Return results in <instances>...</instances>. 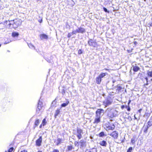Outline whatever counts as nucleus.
Here are the masks:
<instances>
[{"label":"nucleus","mask_w":152,"mask_h":152,"mask_svg":"<svg viewBox=\"0 0 152 152\" xmlns=\"http://www.w3.org/2000/svg\"><path fill=\"white\" fill-rule=\"evenodd\" d=\"M106 112L107 113L108 116L111 118H113L117 115V111L112 107L107 108L106 110Z\"/></svg>","instance_id":"nucleus-1"},{"label":"nucleus","mask_w":152,"mask_h":152,"mask_svg":"<svg viewBox=\"0 0 152 152\" xmlns=\"http://www.w3.org/2000/svg\"><path fill=\"white\" fill-rule=\"evenodd\" d=\"M43 105L42 102L39 100L38 104V106L37 109L36 113L39 114L43 107Z\"/></svg>","instance_id":"nucleus-2"},{"label":"nucleus","mask_w":152,"mask_h":152,"mask_svg":"<svg viewBox=\"0 0 152 152\" xmlns=\"http://www.w3.org/2000/svg\"><path fill=\"white\" fill-rule=\"evenodd\" d=\"M96 116L100 117L102 116L104 113V110L102 109H99L96 111Z\"/></svg>","instance_id":"nucleus-3"},{"label":"nucleus","mask_w":152,"mask_h":152,"mask_svg":"<svg viewBox=\"0 0 152 152\" xmlns=\"http://www.w3.org/2000/svg\"><path fill=\"white\" fill-rule=\"evenodd\" d=\"M112 102L110 100L107 99L105 100L103 102V104L105 106V107L107 106L110 105L112 103Z\"/></svg>","instance_id":"nucleus-4"},{"label":"nucleus","mask_w":152,"mask_h":152,"mask_svg":"<svg viewBox=\"0 0 152 152\" xmlns=\"http://www.w3.org/2000/svg\"><path fill=\"white\" fill-rule=\"evenodd\" d=\"M88 44L90 46H92L94 47H96L97 45L96 42H94L93 40L91 39L90 40L88 41Z\"/></svg>","instance_id":"nucleus-5"},{"label":"nucleus","mask_w":152,"mask_h":152,"mask_svg":"<svg viewBox=\"0 0 152 152\" xmlns=\"http://www.w3.org/2000/svg\"><path fill=\"white\" fill-rule=\"evenodd\" d=\"M83 134L82 130L80 129H77V137L79 139H80L82 137V134Z\"/></svg>","instance_id":"nucleus-6"},{"label":"nucleus","mask_w":152,"mask_h":152,"mask_svg":"<svg viewBox=\"0 0 152 152\" xmlns=\"http://www.w3.org/2000/svg\"><path fill=\"white\" fill-rule=\"evenodd\" d=\"M109 134L114 137L115 139L117 138L118 135V133L116 131H114L111 133Z\"/></svg>","instance_id":"nucleus-7"},{"label":"nucleus","mask_w":152,"mask_h":152,"mask_svg":"<svg viewBox=\"0 0 152 152\" xmlns=\"http://www.w3.org/2000/svg\"><path fill=\"white\" fill-rule=\"evenodd\" d=\"M42 137L40 136L39 139L37 140L36 141V145L38 146L41 145V143L42 142Z\"/></svg>","instance_id":"nucleus-8"},{"label":"nucleus","mask_w":152,"mask_h":152,"mask_svg":"<svg viewBox=\"0 0 152 152\" xmlns=\"http://www.w3.org/2000/svg\"><path fill=\"white\" fill-rule=\"evenodd\" d=\"M78 31V33H83L84 32H85V29L81 27H80L77 29Z\"/></svg>","instance_id":"nucleus-9"},{"label":"nucleus","mask_w":152,"mask_h":152,"mask_svg":"<svg viewBox=\"0 0 152 152\" xmlns=\"http://www.w3.org/2000/svg\"><path fill=\"white\" fill-rule=\"evenodd\" d=\"M40 39H47L48 38V36L44 34H41L40 35Z\"/></svg>","instance_id":"nucleus-10"},{"label":"nucleus","mask_w":152,"mask_h":152,"mask_svg":"<svg viewBox=\"0 0 152 152\" xmlns=\"http://www.w3.org/2000/svg\"><path fill=\"white\" fill-rule=\"evenodd\" d=\"M99 144L101 145L104 147H106L107 144L106 142L104 140L100 141Z\"/></svg>","instance_id":"nucleus-11"},{"label":"nucleus","mask_w":152,"mask_h":152,"mask_svg":"<svg viewBox=\"0 0 152 152\" xmlns=\"http://www.w3.org/2000/svg\"><path fill=\"white\" fill-rule=\"evenodd\" d=\"M96 118L95 119L94 123H98L100 121V117L96 116Z\"/></svg>","instance_id":"nucleus-12"},{"label":"nucleus","mask_w":152,"mask_h":152,"mask_svg":"<svg viewBox=\"0 0 152 152\" xmlns=\"http://www.w3.org/2000/svg\"><path fill=\"white\" fill-rule=\"evenodd\" d=\"M115 126L113 125L112 126H107L106 127V130H113L114 129Z\"/></svg>","instance_id":"nucleus-13"},{"label":"nucleus","mask_w":152,"mask_h":152,"mask_svg":"<svg viewBox=\"0 0 152 152\" xmlns=\"http://www.w3.org/2000/svg\"><path fill=\"white\" fill-rule=\"evenodd\" d=\"M149 127L148 126H145L144 125L142 129L143 130V132L144 133H146L147 132V130Z\"/></svg>","instance_id":"nucleus-14"},{"label":"nucleus","mask_w":152,"mask_h":152,"mask_svg":"<svg viewBox=\"0 0 152 152\" xmlns=\"http://www.w3.org/2000/svg\"><path fill=\"white\" fill-rule=\"evenodd\" d=\"M101 78L99 77L98 76L96 78V83L98 84H100L101 81Z\"/></svg>","instance_id":"nucleus-15"},{"label":"nucleus","mask_w":152,"mask_h":152,"mask_svg":"<svg viewBox=\"0 0 152 152\" xmlns=\"http://www.w3.org/2000/svg\"><path fill=\"white\" fill-rule=\"evenodd\" d=\"M116 92L115 93H118L121 89V87L119 85H118L116 88Z\"/></svg>","instance_id":"nucleus-16"},{"label":"nucleus","mask_w":152,"mask_h":152,"mask_svg":"<svg viewBox=\"0 0 152 152\" xmlns=\"http://www.w3.org/2000/svg\"><path fill=\"white\" fill-rule=\"evenodd\" d=\"M69 103V102L68 101H66L65 103H63L61 104V107H65L67 106Z\"/></svg>","instance_id":"nucleus-17"},{"label":"nucleus","mask_w":152,"mask_h":152,"mask_svg":"<svg viewBox=\"0 0 152 152\" xmlns=\"http://www.w3.org/2000/svg\"><path fill=\"white\" fill-rule=\"evenodd\" d=\"M79 143H80V146L82 147L84 146L85 145V142L83 140H81Z\"/></svg>","instance_id":"nucleus-18"},{"label":"nucleus","mask_w":152,"mask_h":152,"mask_svg":"<svg viewBox=\"0 0 152 152\" xmlns=\"http://www.w3.org/2000/svg\"><path fill=\"white\" fill-rule=\"evenodd\" d=\"M107 75V73H102L100 74L99 76L101 78Z\"/></svg>","instance_id":"nucleus-19"},{"label":"nucleus","mask_w":152,"mask_h":152,"mask_svg":"<svg viewBox=\"0 0 152 152\" xmlns=\"http://www.w3.org/2000/svg\"><path fill=\"white\" fill-rule=\"evenodd\" d=\"M62 141V139H61L58 138L57 139V142H56V145H58L60 144L61 142Z\"/></svg>","instance_id":"nucleus-20"},{"label":"nucleus","mask_w":152,"mask_h":152,"mask_svg":"<svg viewBox=\"0 0 152 152\" xmlns=\"http://www.w3.org/2000/svg\"><path fill=\"white\" fill-rule=\"evenodd\" d=\"M139 69V68L137 66H134L133 67V70L134 72H137Z\"/></svg>","instance_id":"nucleus-21"},{"label":"nucleus","mask_w":152,"mask_h":152,"mask_svg":"<svg viewBox=\"0 0 152 152\" xmlns=\"http://www.w3.org/2000/svg\"><path fill=\"white\" fill-rule=\"evenodd\" d=\"M39 119L37 120L34 123V125L35 126L34 127V128H35L36 126H37L38 125H39Z\"/></svg>","instance_id":"nucleus-22"},{"label":"nucleus","mask_w":152,"mask_h":152,"mask_svg":"<svg viewBox=\"0 0 152 152\" xmlns=\"http://www.w3.org/2000/svg\"><path fill=\"white\" fill-rule=\"evenodd\" d=\"M60 112V110L59 109H57L56 111V112L55 113V117H56V116H57L58 114Z\"/></svg>","instance_id":"nucleus-23"},{"label":"nucleus","mask_w":152,"mask_h":152,"mask_svg":"<svg viewBox=\"0 0 152 152\" xmlns=\"http://www.w3.org/2000/svg\"><path fill=\"white\" fill-rule=\"evenodd\" d=\"M135 140L136 138L135 137H132L131 140V142L132 144H134L135 142L136 141Z\"/></svg>","instance_id":"nucleus-24"},{"label":"nucleus","mask_w":152,"mask_h":152,"mask_svg":"<svg viewBox=\"0 0 152 152\" xmlns=\"http://www.w3.org/2000/svg\"><path fill=\"white\" fill-rule=\"evenodd\" d=\"M86 152H97V150L96 148H93L90 151H87Z\"/></svg>","instance_id":"nucleus-25"},{"label":"nucleus","mask_w":152,"mask_h":152,"mask_svg":"<svg viewBox=\"0 0 152 152\" xmlns=\"http://www.w3.org/2000/svg\"><path fill=\"white\" fill-rule=\"evenodd\" d=\"M19 34L17 32H13L12 33V35L13 37H17L18 36Z\"/></svg>","instance_id":"nucleus-26"},{"label":"nucleus","mask_w":152,"mask_h":152,"mask_svg":"<svg viewBox=\"0 0 152 152\" xmlns=\"http://www.w3.org/2000/svg\"><path fill=\"white\" fill-rule=\"evenodd\" d=\"M99 137H103L104 136H106V135L103 132H102L99 134Z\"/></svg>","instance_id":"nucleus-27"},{"label":"nucleus","mask_w":152,"mask_h":152,"mask_svg":"<svg viewBox=\"0 0 152 152\" xmlns=\"http://www.w3.org/2000/svg\"><path fill=\"white\" fill-rule=\"evenodd\" d=\"M28 45L30 48L31 49H32V48L35 49L34 46L32 44L30 43L29 44H28Z\"/></svg>","instance_id":"nucleus-28"},{"label":"nucleus","mask_w":152,"mask_h":152,"mask_svg":"<svg viewBox=\"0 0 152 152\" xmlns=\"http://www.w3.org/2000/svg\"><path fill=\"white\" fill-rule=\"evenodd\" d=\"M147 74L149 76L152 77V71H148L147 72Z\"/></svg>","instance_id":"nucleus-29"},{"label":"nucleus","mask_w":152,"mask_h":152,"mask_svg":"<svg viewBox=\"0 0 152 152\" xmlns=\"http://www.w3.org/2000/svg\"><path fill=\"white\" fill-rule=\"evenodd\" d=\"M45 121L46 120L45 119H44L42 121V124L43 126H45L46 124V122Z\"/></svg>","instance_id":"nucleus-30"},{"label":"nucleus","mask_w":152,"mask_h":152,"mask_svg":"<svg viewBox=\"0 0 152 152\" xmlns=\"http://www.w3.org/2000/svg\"><path fill=\"white\" fill-rule=\"evenodd\" d=\"M132 150V147H130L127 150V152H131Z\"/></svg>","instance_id":"nucleus-31"},{"label":"nucleus","mask_w":152,"mask_h":152,"mask_svg":"<svg viewBox=\"0 0 152 152\" xmlns=\"http://www.w3.org/2000/svg\"><path fill=\"white\" fill-rule=\"evenodd\" d=\"M68 150H71L73 149V147L72 146H69L68 147Z\"/></svg>","instance_id":"nucleus-32"},{"label":"nucleus","mask_w":152,"mask_h":152,"mask_svg":"<svg viewBox=\"0 0 152 152\" xmlns=\"http://www.w3.org/2000/svg\"><path fill=\"white\" fill-rule=\"evenodd\" d=\"M72 33L73 34H75L76 33H78L77 29L76 30L73 31Z\"/></svg>","instance_id":"nucleus-33"},{"label":"nucleus","mask_w":152,"mask_h":152,"mask_svg":"<svg viewBox=\"0 0 152 152\" xmlns=\"http://www.w3.org/2000/svg\"><path fill=\"white\" fill-rule=\"evenodd\" d=\"M148 126H150L151 125H152V122L151 121H149L148 122Z\"/></svg>","instance_id":"nucleus-34"},{"label":"nucleus","mask_w":152,"mask_h":152,"mask_svg":"<svg viewBox=\"0 0 152 152\" xmlns=\"http://www.w3.org/2000/svg\"><path fill=\"white\" fill-rule=\"evenodd\" d=\"M72 35H73V34H72V33H69L68 35V37H69V38Z\"/></svg>","instance_id":"nucleus-35"},{"label":"nucleus","mask_w":152,"mask_h":152,"mask_svg":"<svg viewBox=\"0 0 152 152\" xmlns=\"http://www.w3.org/2000/svg\"><path fill=\"white\" fill-rule=\"evenodd\" d=\"M13 150V147L11 148L8 151V152H12Z\"/></svg>","instance_id":"nucleus-36"},{"label":"nucleus","mask_w":152,"mask_h":152,"mask_svg":"<svg viewBox=\"0 0 152 152\" xmlns=\"http://www.w3.org/2000/svg\"><path fill=\"white\" fill-rule=\"evenodd\" d=\"M103 9H104V11L105 12H107L108 13H109V11H107V9L106 8H105V7H104L103 8Z\"/></svg>","instance_id":"nucleus-37"},{"label":"nucleus","mask_w":152,"mask_h":152,"mask_svg":"<svg viewBox=\"0 0 152 152\" xmlns=\"http://www.w3.org/2000/svg\"><path fill=\"white\" fill-rule=\"evenodd\" d=\"M82 53V52L80 49L78 51V53L79 54H80Z\"/></svg>","instance_id":"nucleus-38"},{"label":"nucleus","mask_w":152,"mask_h":152,"mask_svg":"<svg viewBox=\"0 0 152 152\" xmlns=\"http://www.w3.org/2000/svg\"><path fill=\"white\" fill-rule=\"evenodd\" d=\"M75 146H78V145H79L78 142H77L75 141Z\"/></svg>","instance_id":"nucleus-39"},{"label":"nucleus","mask_w":152,"mask_h":152,"mask_svg":"<svg viewBox=\"0 0 152 152\" xmlns=\"http://www.w3.org/2000/svg\"><path fill=\"white\" fill-rule=\"evenodd\" d=\"M145 79L146 80V81L147 82V83L145 84V85H148V79L147 77H145Z\"/></svg>","instance_id":"nucleus-40"},{"label":"nucleus","mask_w":152,"mask_h":152,"mask_svg":"<svg viewBox=\"0 0 152 152\" xmlns=\"http://www.w3.org/2000/svg\"><path fill=\"white\" fill-rule=\"evenodd\" d=\"M52 152H59V151L57 149H54Z\"/></svg>","instance_id":"nucleus-41"},{"label":"nucleus","mask_w":152,"mask_h":152,"mask_svg":"<svg viewBox=\"0 0 152 152\" xmlns=\"http://www.w3.org/2000/svg\"><path fill=\"white\" fill-rule=\"evenodd\" d=\"M126 108H127V110L129 111L130 110V107L129 106H128V107L127 106H126Z\"/></svg>","instance_id":"nucleus-42"},{"label":"nucleus","mask_w":152,"mask_h":152,"mask_svg":"<svg viewBox=\"0 0 152 152\" xmlns=\"http://www.w3.org/2000/svg\"><path fill=\"white\" fill-rule=\"evenodd\" d=\"M65 93V91L63 90L62 91V93L63 94H64Z\"/></svg>","instance_id":"nucleus-43"},{"label":"nucleus","mask_w":152,"mask_h":152,"mask_svg":"<svg viewBox=\"0 0 152 152\" xmlns=\"http://www.w3.org/2000/svg\"><path fill=\"white\" fill-rule=\"evenodd\" d=\"M21 152H27V150H23V151H21Z\"/></svg>","instance_id":"nucleus-44"},{"label":"nucleus","mask_w":152,"mask_h":152,"mask_svg":"<svg viewBox=\"0 0 152 152\" xmlns=\"http://www.w3.org/2000/svg\"><path fill=\"white\" fill-rule=\"evenodd\" d=\"M148 24L150 25V26H152V22Z\"/></svg>","instance_id":"nucleus-45"},{"label":"nucleus","mask_w":152,"mask_h":152,"mask_svg":"<svg viewBox=\"0 0 152 152\" xmlns=\"http://www.w3.org/2000/svg\"><path fill=\"white\" fill-rule=\"evenodd\" d=\"M142 110V109H140V110H138V112L140 113H141V110Z\"/></svg>","instance_id":"nucleus-46"},{"label":"nucleus","mask_w":152,"mask_h":152,"mask_svg":"<svg viewBox=\"0 0 152 152\" xmlns=\"http://www.w3.org/2000/svg\"><path fill=\"white\" fill-rule=\"evenodd\" d=\"M48 61V62H49V63H50L51 62V60H49V61Z\"/></svg>","instance_id":"nucleus-47"},{"label":"nucleus","mask_w":152,"mask_h":152,"mask_svg":"<svg viewBox=\"0 0 152 152\" xmlns=\"http://www.w3.org/2000/svg\"><path fill=\"white\" fill-rule=\"evenodd\" d=\"M42 124H41L40 126H39V128H41L42 127Z\"/></svg>","instance_id":"nucleus-48"},{"label":"nucleus","mask_w":152,"mask_h":152,"mask_svg":"<svg viewBox=\"0 0 152 152\" xmlns=\"http://www.w3.org/2000/svg\"><path fill=\"white\" fill-rule=\"evenodd\" d=\"M137 43V42H134V44H136Z\"/></svg>","instance_id":"nucleus-49"},{"label":"nucleus","mask_w":152,"mask_h":152,"mask_svg":"<svg viewBox=\"0 0 152 152\" xmlns=\"http://www.w3.org/2000/svg\"><path fill=\"white\" fill-rule=\"evenodd\" d=\"M8 43L7 42H5L4 43V44H7Z\"/></svg>","instance_id":"nucleus-50"},{"label":"nucleus","mask_w":152,"mask_h":152,"mask_svg":"<svg viewBox=\"0 0 152 152\" xmlns=\"http://www.w3.org/2000/svg\"><path fill=\"white\" fill-rule=\"evenodd\" d=\"M42 21V20H41V21H39V22H40V23H41V22Z\"/></svg>","instance_id":"nucleus-51"},{"label":"nucleus","mask_w":152,"mask_h":152,"mask_svg":"<svg viewBox=\"0 0 152 152\" xmlns=\"http://www.w3.org/2000/svg\"><path fill=\"white\" fill-rule=\"evenodd\" d=\"M130 101H130H130H129V103H128V104H129V103H130Z\"/></svg>","instance_id":"nucleus-52"},{"label":"nucleus","mask_w":152,"mask_h":152,"mask_svg":"<svg viewBox=\"0 0 152 152\" xmlns=\"http://www.w3.org/2000/svg\"><path fill=\"white\" fill-rule=\"evenodd\" d=\"M134 118H135V119H137V118H136L135 117V115H134Z\"/></svg>","instance_id":"nucleus-53"},{"label":"nucleus","mask_w":152,"mask_h":152,"mask_svg":"<svg viewBox=\"0 0 152 152\" xmlns=\"http://www.w3.org/2000/svg\"><path fill=\"white\" fill-rule=\"evenodd\" d=\"M2 28H0V30H1V29H2Z\"/></svg>","instance_id":"nucleus-54"},{"label":"nucleus","mask_w":152,"mask_h":152,"mask_svg":"<svg viewBox=\"0 0 152 152\" xmlns=\"http://www.w3.org/2000/svg\"><path fill=\"white\" fill-rule=\"evenodd\" d=\"M149 152H152V151H150Z\"/></svg>","instance_id":"nucleus-55"},{"label":"nucleus","mask_w":152,"mask_h":152,"mask_svg":"<svg viewBox=\"0 0 152 152\" xmlns=\"http://www.w3.org/2000/svg\"><path fill=\"white\" fill-rule=\"evenodd\" d=\"M1 23H0V24H1Z\"/></svg>","instance_id":"nucleus-56"},{"label":"nucleus","mask_w":152,"mask_h":152,"mask_svg":"<svg viewBox=\"0 0 152 152\" xmlns=\"http://www.w3.org/2000/svg\"><path fill=\"white\" fill-rule=\"evenodd\" d=\"M1 46V44L0 43V47Z\"/></svg>","instance_id":"nucleus-57"},{"label":"nucleus","mask_w":152,"mask_h":152,"mask_svg":"<svg viewBox=\"0 0 152 152\" xmlns=\"http://www.w3.org/2000/svg\"><path fill=\"white\" fill-rule=\"evenodd\" d=\"M151 80L152 81V79H151Z\"/></svg>","instance_id":"nucleus-58"},{"label":"nucleus","mask_w":152,"mask_h":152,"mask_svg":"<svg viewBox=\"0 0 152 152\" xmlns=\"http://www.w3.org/2000/svg\"><path fill=\"white\" fill-rule=\"evenodd\" d=\"M5 152H6V151Z\"/></svg>","instance_id":"nucleus-59"}]
</instances>
